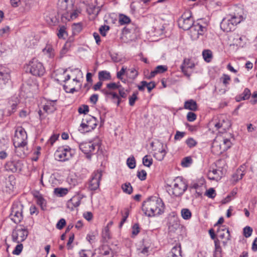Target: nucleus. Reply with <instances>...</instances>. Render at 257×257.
Returning a JSON list of instances; mask_svg holds the SVG:
<instances>
[{"instance_id": "obj_60", "label": "nucleus", "mask_w": 257, "mask_h": 257, "mask_svg": "<svg viewBox=\"0 0 257 257\" xmlns=\"http://www.w3.org/2000/svg\"><path fill=\"white\" fill-rule=\"evenodd\" d=\"M126 70V68L123 66L120 69V70L117 72V78L120 80L121 81H122L123 78L122 77V76L125 74Z\"/></svg>"}, {"instance_id": "obj_36", "label": "nucleus", "mask_w": 257, "mask_h": 257, "mask_svg": "<svg viewBox=\"0 0 257 257\" xmlns=\"http://www.w3.org/2000/svg\"><path fill=\"white\" fill-rule=\"evenodd\" d=\"M121 188L124 192L128 194H131L133 192V187L130 183L122 184Z\"/></svg>"}, {"instance_id": "obj_14", "label": "nucleus", "mask_w": 257, "mask_h": 257, "mask_svg": "<svg viewBox=\"0 0 257 257\" xmlns=\"http://www.w3.org/2000/svg\"><path fill=\"white\" fill-rule=\"evenodd\" d=\"M102 173L100 171L94 172L89 181L88 188L90 190H96L99 186Z\"/></svg>"}, {"instance_id": "obj_34", "label": "nucleus", "mask_w": 257, "mask_h": 257, "mask_svg": "<svg viewBox=\"0 0 257 257\" xmlns=\"http://www.w3.org/2000/svg\"><path fill=\"white\" fill-rule=\"evenodd\" d=\"M99 7H95L94 6H89L87 8V11L89 15L94 14L97 15L100 11Z\"/></svg>"}, {"instance_id": "obj_53", "label": "nucleus", "mask_w": 257, "mask_h": 257, "mask_svg": "<svg viewBox=\"0 0 257 257\" xmlns=\"http://www.w3.org/2000/svg\"><path fill=\"white\" fill-rule=\"evenodd\" d=\"M252 232V229L249 226H246L243 229V234L245 237H249Z\"/></svg>"}, {"instance_id": "obj_25", "label": "nucleus", "mask_w": 257, "mask_h": 257, "mask_svg": "<svg viewBox=\"0 0 257 257\" xmlns=\"http://www.w3.org/2000/svg\"><path fill=\"white\" fill-rule=\"evenodd\" d=\"M105 94L106 95L110 96V98L113 100V102L116 103L117 106H119L121 101V99L116 92L108 90L105 92Z\"/></svg>"}, {"instance_id": "obj_49", "label": "nucleus", "mask_w": 257, "mask_h": 257, "mask_svg": "<svg viewBox=\"0 0 257 257\" xmlns=\"http://www.w3.org/2000/svg\"><path fill=\"white\" fill-rule=\"evenodd\" d=\"M78 111L80 114H86L89 112V107L87 105H82L78 109Z\"/></svg>"}, {"instance_id": "obj_21", "label": "nucleus", "mask_w": 257, "mask_h": 257, "mask_svg": "<svg viewBox=\"0 0 257 257\" xmlns=\"http://www.w3.org/2000/svg\"><path fill=\"white\" fill-rule=\"evenodd\" d=\"M5 168L7 171L12 172H16L18 170H21L20 163L18 162L9 161L6 164Z\"/></svg>"}, {"instance_id": "obj_13", "label": "nucleus", "mask_w": 257, "mask_h": 257, "mask_svg": "<svg viewBox=\"0 0 257 257\" xmlns=\"http://www.w3.org/2000/svg\"><path fill=\"white\" fill-rule=\"evenodd\" d=\"M190 29L191 37L193 39H198L199 35H203L207 31L206 27L203 26L200 23H193Z\"/></svg>"}, {"instance_id": "obj_40", "label": "nucleus", "mask_w": 257, "mask_h": 257, "mask_svg": "<svg viewBox=\"0 0 257 257\" xmlns=\"http://www.w3.org/2000/svg\"><path fill=\"white\" fill-rule=\"evenodd\" d=\"M37 203L41 207L42 209L44 210L46 207V201L43 197L41 196H37Z\"/></svg>"}, {"instance_id": "obj_11", "label": "nucleus", "mask_w": 257, "mask_h": 257, "mask_svg": "<svg viewBox=\"0 0 257 257\" xmlns=\"http://www.w3.org/2000/svg\"><path fill=\"white\" fill-rule=\"evenodd\" d=\"M73 6V0H59L58 1V9L60 12L62 13L63 18L65 15L68 14L69 12L72 11Z\"/></svg>"}, {"instance_id": "obj_44", "label": "nucleus", "mask_w": 257, "mask_h": 257, "mask_svg": "<svg viewBox=\"0 0 257 257\" xmlns=\"http://www.w3.org/2000/svg\"><path fill=\"white\" fill-rule=\"evenodd\" d=\"M192 162V160L190 157H185L182 161L181 165L183 167H188Z\"/></svg>"}, {"instance_id": "obj_55", "label": "nucleus", "mask_w": 257, "mask_h": 257, "mask_svg": "<svg viewBox=\"0 0 257 257\" xmlns=\"http://www.w3.org/2000/svg\"><path fill=\"white\" fill-rule=\"evenodd\" d=\"M65 27L64 26H62L60 28L58 33H57V36L60 39L65 38L64 36L66 34V32L65 31Z\"/></svg>"}, {"instance_id": "obj_32", "label": "nucleus", "mask_w": 257, "mask_h": 257, "mask_svg": "<svg viewBox=\"0 0 257 257\" xmlns=\"http://www.w3.org/2000/svg\"><path fill=\"white\" fill-rule=\"evenodd\" d=\"M202 55L204 60L207 62L211 61L212 54V52L209 50H204L202 52Z\"/></svg>"}, {"instance_id": "obj_51", "label": "nucleus", "mask_w": 257, "mask_h": 257, "mask_svg": "<svg viewBox=\"0 0 257 257\" xmlns=\"http://www.w3.org/2000/svg\"><path fill=\"white\" fill-rule=\"evenodd\" d=\"M23 248V245L22 243H19L16 246L14 250L13 251V254L15 255H19Z\"/></svg>"}, {"instance_id": "obj_57", "label": "nucleus", "mask_w": 257, "mask_h": 257, "mask_svg": "<svg viewBox=\"0 0 257 257\" xmlns=\"http://www.w3.org/2000/svg\"><path fill=\"white\" fill-rule=\"evenodd\" d=\"M9 103L11 104V109L9 110V113L10 115H11L12 113H14L16 111L17 106V102H13V101L12 100H10Z\"/></svg>"}, {"instance_id": "obj_64", "label": "nucleus", "mask_w": 257, "mask_h": 257, "mask_svg": "<svg viewBox=\"0 0 257 257\" xmlns=\"http://www.w3.org/2000/svg\"><path fill=\"white\" fill-rule=\"evenodd\" d=\"M129 71H130V74L129 76L130 78L135 79L137 77L138 73L135 68L129 69Z\"/></svg>"}, {"instance_id": "obj_10", "label": "nucleus", "mask_w": 257, "mask_h": 257, "mask_svg": "<svg viewBox=\"0 0 257 257\" xmlns=\"http://www.w3.org/2000/svg\"><path fill=\"white\" fill-rule=\"evenodd\" d=\"M71 149L69 147H60L55 153V157L59 161H65L71 157Z\"/></svg>"}, {"instance_id": "obj_61", "label": "nucleus", "mask_w": 257, "mask_h": 257, "mask_svg": "<svg viewBox=\"0 0 257 257\" xmlns=\"http://www.w3.org/2000/svg\"><path fill=\"white\" fill-rule=\"evenodd\" d=\"M102 236L105 241H107L110 238V234L108 228H105L102 232Z\"/></svg>"}, {"instance_id": "obj_4", "label": "nucleus", "mask_w": 257, "mask_h": 257, "mask_svg": "<svg viewBox=\"0 0 257 257\" xmlns=\"http://www.w3.org/2000/svg\"><path fill=\"white\" fill-rule=\"evenodd\" d=\"M210 124L214 125L220 133L226 132L231 125L230 121L223 114L220 115L217 119L212 120Z\"/></svg>"}, {"instance_id": "obj_6", "label": "nucleus", "mask_w": 257, "mask_h": 257, "mask_svg": "<svg viewBox=\"0 0 257 257\" xmlns=\"http://www.w3.org/2000/svg\"><path fill=\"white\" fill-rule=\"evenodd\" d=\"M241 21V17L232 16L230 18H224L220 23V28L224 32H230L234 30L235 26Z\"/></svg>"}, {"instance_id": "obj_33", "label": "nucleus", "mask_w": 257, "mask_h": 257, "mask_svg": "<svg viewBox=\"0 0 257 257\" xmlns=\"http://www.w3.org/2000/svg\"><path fill=\"white\" fill-rule=\"evenodd\" d=\"M68 193V190L66 188H56L54 189V193L56 195L62 197L66 195Z\"/></svg>"}, {"instance_id": "obj_52", "label": "nucleus", "mask_w": 257, "mask_h": 257, "mask_svg": "<svg viewBox=\"0 0 257 257\" xmlns=\"http://www.w3.org/2000/svg\"><path fill=\"white\" fill-rule=\"evenodd\" d=\"M137 94V92H134L133 95L129 97V104L131 106H134L135 101L138 99Z\"/></svg>"}, {"instance_id": "obj_50", "label": "nucleus", "mask_w": 257, "mask_h": 257, "mask_svg": "<svg viewBox=\"0 0 257 257\" xmlns=\"http://www.w3.org/2000/svg\"><path fill=\"white\" fill-rule=\"evenodd\" d=\"M220 79L221 80L223 84L226 86L230 81V77L228 75L223 74Z\"/></svg>"}, {"instance_id": "obj_8", "label": "nucleus", "mask_w": 257, "mask_h": 257, "mask_svg": "<svg viewBox=\"0 0 257 257\" xmlns=\"http://www.w3.org/2000/svg\"><path fill=\"white\" fill-rule=\"evenodd\" d=\"M30 73L37 76H42L45 72V68L42 63L36 59H33L29 64Z\"/></svg>"}, {"instance_id": "obj_15", "label": "nucleus", "mask_w": 257, "mask_h": 257, "mask_svg": "<svg viewBox=\"0 0 257 257\" xmlns=\"http://www.w3.org/2000/svg\"><path fill=\"white\" fill-rule=\"evenodd\" d=\"M222 142V144H218L217 142H214L212 145L213 150H216L218 153H222L230 148L231 143L229 139H224Z\"/></svg>"}, {"instance_id": "obj_24", "label": "nucleus", "mask_w": 257, "mask_h": 257, "mask_svg": "<svg viewBox=\"0 0 257 257\" xmlns=\"http://www.w3.org/2000/svg\"><path fill=\"white\" fill-rule=\"evenodd\" d=\"M184 108L191 111H196L198 109L197 104L193 99H190L185 102Z\"/></svg>"}, {"instance_id": "obj_18", "label": "nucleus", "mask_w": 257, "mask_h": 257, "mask_svg": "<svg viewBox=\"0 0 257 257\" xmlns=\"http://www.w3.org/2000/svg\"><path fill=\"white\" fill-rule=\"evenodd\" d=\"M194 67L195 64L193 63H191L190 59L185 58L184 59L183 62L181 65L180 68L183 74L189 78L191 73H188L187 69L188 68L193 69Z\"/></svg>"}, {"instance_id": "obj_9", "label": "nucleus", "mask_w": 257, "mask_h": 257, "mask_svg": "<svg viewBox=\"0 0 257 257\" xmlns=\"http://www.w3.org/2000/svg\"><path fill=\"white\" fill-rule=\"evenodd\" d=\"M28 235V231L25 228H16L12 233V240L18 243L24 241Z\"/></svg>"}, {"instance_id": "obj_54", "label": "nucleus", "mask_w": 257, "mask_h": 257, "mask_svg": "<svg viewBox=\"0 0 257 257\" xmlns=\"http://www.w3.org/2000/svg\"><path fill=\"white\" fill-rule=\"evenodd\" d=\"M137 177L142 181L145 180L147 177V172L144 170L138 171Z\"/></svg>"}, {"instance_id": "obj_27", "label": "nucleus", "mask_w": 257, "mask_h": 257, "mask_svg": "<svg viewBox=\"0 0 257 257\" xmlns=\"http://www.w3.org/2000/svg\"><path fill=\"white\" fill-rule=\"evenodd\" d=\"M245 167L244 166H241L238 169H237L236 172L232 175V177L234 180L237 181L241 179L245 173L244 172Z\"/></svg>"}, {"instance_id": "obj_31", "label": "nucleus", "mask_w": 257, "mask_h": 257, "mask_svg": "<svg viewBox=\"0 0 257 257\" xmlns=\"http://www.w3.org/2000/svg\"><path fill=\"white\" fill-rule=\"evenodd\" d=\"M251 95L250 90L246 88L244 89L243 93L241 94L240 99H236V101L239 102L242 100H246L248 99Z\"/></svg>"}, {"instance_id": "obj_46", "label": "nucleus", "mask_w": 257, "mask_h": 257, "mask_svg": "<svg viewBox=\"0 0 257 257\" xmlns=\"http://www.w3.org/2000/svg\"><path fill=\"white\" fill-rule=\"evenodd\" d=\"M186 144L190 148L196 146L197 142L192 138H189L186 140Z\"/></svg>"}, {"instance_id": "obj_1", "label": "nucleus", "mask_w": 257, "mask_h": 257, "mask_svg": "<svg viewBox=\"0 0 257 257\" xmlns=\"http://www.w3.org/2000/svg\"><path fill=\"white\" fill-rule=\"evenodd\" d=\"M165 205L162 200L156 196H151L143 202L142 210L149 217L159 215L164 212Z\"/></svg>"}, {"instance_id": "obj_16", "label": "nucleus", "mask_w": 257, "mask_h": 257, "mask_svg": "<svg viewBox=\"0 0 257 257\" xmlns=\"http://www.w3.org/2000/svg\"><path fill=\"white\" fill-rule=\"evenodd\" d=\"M178 23L179 28L185 31L189 30L193 24L191 16L185 17L184 15L179 19Z\"/></svg>"}, {"instance_id": "obj_45", "label": "nucleus", "mask_w": 257, "mask_h": 257, "mask_svg": "<svg viewBox=\"0 0 257 257\" xmlns=\"http://www.w3.org/2000/svg\"><path fill=\"white\" fill-rule=\"evenodd\" d=\"M122 86L120 84L119 82L118 83H116L114 82L109 83L107 84V88L109 89L115 90L118 89V90Z\"/></svg>"}, {"instance_id": "obj_35", "label": "nucleus", "mask_w": 257, "mask_h": 257, "mask_svg": "<svg viewBox=\"0 0 257 257\" xmlns=\"http://www.w3.org/2000/svg\"><path fill=\"white\" fill-rule=\"evenodd\" d=\"M191 211L187 208L182 209L181 210V215L183 219L188 220L191 217Z\"/></svg>"}, {"instance_id": "obj_43", "label": "nucleus", "mask_w": 257, "mask_h": 257, "mask_svg": "<svg viewBox=\"0 0 257 257\" xmlns=\"http://www.w3.org/2000/svg\"><path fill=\"white\" fill-rule=\"evenodd\" d=\"M118 95L120 96V98L121 99V98H126L127 97L128 91L127 89H125L121 86L118 89Z\"/></svg>"}, {"instance_id": "obj_19", "label": "nucleus", "mask_w": 257, "mask_h": 257, "mask_svg": "<svg viewBox=\"0 0 257 257\" xmlns=\"http://www.w3.org/2000/svg\"><path fill=\"white\" fill-rule=\"evenodd\" d=\"M95 251L98 254L103 257H112L113 251L112 250L106 245H103L99 247Z\"/></svg>"}, {"instance_id": "obj_22", "label": "nucleus", "mask_w": 257, "mask_h": 257, "mask_svg": "<svg viewBox=\"0 0 257 257\" xmlns=\"http://www.w3.org/2000/svg\"><path fill=\"white\" fill-rule=\"evenodd\" d=\"M166 257H182L181 244H176L168 252Z\"/></svg>"}, {"instance_id": "obj_47", "label": "nucleus", "mask_w": 257, "mask_h": 257, "mask_svg": "<svg viewBox=\"0 0 257 257\" xmlns=\"http://www.w3.org/2000/svg\"><path fill=\"white\" fill-rule=\"evenodd\" d=\"M205 195L210 198H214L216 196L215 190L213 188H210L206 190Z\"/></svg>"}, {"instance_id": "obj_29", "label": "nucleus", "mask_w": 257, "mask_h": 257, "mask_svg": "<svg viewBox=\"0 0 257 257\" xmlns=\"http://www.w3.org/2000/svg\"><path fill=\"white\" fill-rule=\"evenodd\" d=\"M98 78L100 81L109 80L111 78L110 74L106 71H101L98 73Z\"/></svg>"}, {"instance_id": "obj_30", "label": "nucleus", "mask_w": 257, "mask_h": 257, "mask_svg": "<svg viewBox=\"0 0 257 257\" xmlns=\"http://www.w3.org/2000/svg\"><path fill=\"white\" fill-rule=\"evenodd\" d=\"M79 13H80V12L78 11L74 10L73 9L72 11L69 12V14L65 15L63 18H65L68 21H70L76 18Z\"/></svg>"}, {"instance_id": "obj_26", "label": "nucleus", "mask_w": 257, "mask_h": 257, "mask_svg": "<svg viewBox=\"0 0 257 257\" xmlns=\"http://www.w3.org/2000/svg\"><path fill=\"white\" fill-rule=\"evenodd\" d=\"M168 69V67L165 65H159L157 66L155 69L151 72L150 75L149 77V79H151L158 73H163L166 71Z\"/></svg>"}, {"instance_id": "obj_59", "label": "nucleus", "mask_w": 257, "mask_h": 257, "mask_svg": "<svg viewBox=\"0 0 257 257\" xmlns=\"http://www.w3.org/2000/svg\"><path fill=\"white\" fill-rule=\"evenodd\" d=\"M66 225V221L64 218L60 219L56 224V228L58 229H62Z\"/></svg>"}, {"instance_id": "obj_58", "label": "nucleus", "mask_w": 257, "mask_h": 257, "mask_svg": "<svg viewBox=\"0 0 257 257\" xmlns=\"http://www.w3.org/2000/svg\"><path fill=\"white\" fill-rule=\"evenodd\" d=\"M196 114L193 112H189L187 114V119L189 121H193L196 119Z\"/></svg>"}, {"instance_id": "obj_5", "label": "nucleus", "mask_w": 257, "mask_h": 257, "mask_svg": "<svg viewBox=\"0 0 257 257\" xmlns=\"http://www.w3.org/2000/svg\"><path fill=\"white\" fill-rule=\"evenodd\" d=\"M23 204L19 202H15L12 205L10 217L16 224L19 223L23 219Z\"/></svg>"}, {"instance_id": "obj_28", "label": "nucleus", "mask_w": 257, "mask_h": 257, "mask_svg": "<svg viewBox=\"0 0 257 257\" xmlns=\"http://www.w3.org/2000/svg\"><path fill=\"white\" fill-rule=\"evenodd\" d=\"M44 54L48 55L50 58H52L55 55L54 49L50 44H47L46 47L43 49Z\"/></svg>"}, {"instance_id": "obj_3", "label": "nucleus", "mask_w": 257, "mask_h": 257, "mask_svg": "<svg viewBox=\"0 0 257 257\" xmlns=\"http://www.w3.org/2000/svg\"><path fill=\"white\" fill-rule=\"evenodd\" d=\"M27 134L22 126H18L15 130L13 144L15 148H24L27 145Z\"/></svg>"}, {"instance_id": "obj_37", "label": "nucleus", "mask_w": 257, "mask_h": 257, "mask_svg": "<svg viewBox=\"0 0 257 257\" xmlns=\"http://www.w3.org/2000/svg\"><path fill=\"white\" fill-rule=\"evenodd\" d=\"M166 155V151L164 149L162 150L161 151H158L155 153L154 157L159 161H162Z\"/></svg>"}, {"instance_id": "obj_62", "label": "nucleus", "mask_w": 257, "mask_h": 257, "mask_svg": "<svg viewBox=\"0 0 257 257\" xmlns=\"http://www.w3.org/2000/svg\"><path fill=\"white\" fill-rule=\"evenodd\" d=\"M185 132H181L177 131L175 135L174 139L175 140H180L185 136Z\"/></svg>"}, {"instance_id": "obj_56", "label": "nucleus", "mask_w": 257, "mask_h": 257, "mask_svg": "<svg viewBox=\"0 0 257 257\" xmlns=\"http://www.w3.org/2000/svg\"><path fill=\"white\" fill-rule=\"evenodd\" d=\"M109 29V27L108 26L106 25H103L101 26L99 29V31L100 33V34L102 36H106V33L107 32Z\"/></svg>"}, {"instance_id": "obj_12", "label": "nucleus", "mask_w": 257, "mask_h": 257, "mask_svg": "<svg viewBox=\"0 0 257 257\" xmlns=\"http://www.w3.org/2000/svg\"><path fill=\"white\" fill-rule=\"evenodd\" d=\"M99 149L98 145H96L92 142L82 143L79 145L80 150L86 155L88 159H90L91 155L94 151L95 148Z\"/></svg>"}, {"instance_id": "obj_2", "label": "nucleus", "mask_w": 257, "mask_h": 257, "mask_svg": "<svg viewBox=\"0 0 257 257\" xmlns=\"http://www.w3.org/2000/svg\"><path fill=\"white\" fill-rule=\"evenodd\" d=\"M170 187L168 189L169 194L175 197H179L187 190L188 185L184 180L179 177L174 179L172 185H170Z\"/></svg>"}, {"instance_id": "obj_41", "label": "nucleus", "mask_w": 257, "mask_h": 257, "mask_svg": "<svg viewBox=\"0 0 257 257\" xmlns=\"http://www.w3.org/2000/svg\"><path fill=\"white\" fill-rule=\"evenodd\" d=\"M215 243V255L217 256L218 255H220L221 253L222 249L220 245V242L218 239H216L214 240Z\"/></svg>"}, {"instance_id": "obj_42", "label": "nucleus", "mask_w": 257, "mask_h": 257, "mask_svg": "<svg viewBox=\"0 0 257 257\" xmlns=\"http://www.w3.org/2000/svg\"><path fill=\"white\" fill-rule=\"evenodd\" d=\"M126 163L130 169H134L136 167V161L133 156L129 157L127 159Z\"/></svg>"}, {"instance_id": "obj_63", "label": "nucleus", "mask_w": 257, "mask_h": 257, "mask_svg": "<svg viewBox=\"0 0 257 257\" xmlns=\"http://www.w3.org/2000/svg\"><path fill=\"white\" fill-rule=\"evenodd\" d=\"M58 135L54 134L52 135L48 140L47 143L50 144L51 146H52L55 141L58 139Z\"/></svg>"}, {"instance_id": "obj_7", "label": "nucleus", "mask_w": 257, "mask_h": 257, "mask_svg": "<svg viewBox=\"0 0 257 257\" xmlns=\"http://www.w3.org/2000/svg\"><path fill=\"white\" fill-rule=\"evenodd\" d=\"M97 125V120L95 117L88 115L83 118L80 124L81 128L80 131L83 132H89L95 128Z\"/></svg>"}, {"instance_id": "obj_39", "label": "nucleus", "mask_w": 257, "mask_h": 257, "mask_svg": "<svg viewBox=\"0 0 257 257\" xmlns=\"http://www.w3.org/2000/svg\"><path fill=\"white\" fill-rule=\"evenodd\" d=\"M153 163V159L150 156L146 155L143 158V164L144 166L150 167Z\"/></svg>"}, {"instance_id": "obj_20", "label": "nucleus", "mask_w": 257, "mask_h": 257, "mask_svg": "<svg viewBox=\"0 0 257 257\" xmlns=\"http://www.w3.org/2000/svg\"><path fill=\"white\" fill-rule=\"evenodd\" d=\"M216 233L217 236L220 239H225L226 240L230 239L229 231L224 225L219 226Z\"/></svg>"}, {"instance_id": "obj_23", "label": "nucleus", "mask_w": 257, "mask_h": 257, "mask_svg": "<svg viewBox=\"0 0 257 257\" xmlns=\"http://www.w3.org/2000/svg\"><path fill=\"white\" fill-rule=\"evenodd\" d=\"M81 199L82 197L78 195L73 196L68 202L67 205L68 207L73 209V207L79 206L80 204Z\"/></svg>"}, {"instance_id": "obj_38", "label": "nucleus", "mask_w": 257, "mask_h": 257, "mask_svg": "<svg viewBox=\"0 0 257 257\" xmlns=\"http://www.w3.org/2000/svg\"><path fill=\"white\" fill-rule=\"evenodd\" d=\"M131 22L130 18L124 15H120L119 18V23L120 25L128 24Z\"/></svg>"}, {"instance_id": "obj_48", "label": "nucleus", "mask_w": 257, "mask_h": 257, "mask_svg": "<svg viewBox=\"0 0 257 257\" xmlns=\"http://www.w3.org/2000/svg\"><path fill=\"white\" fill-rule=\"evenodd\" d=\"M139 232V225L138 223H135L132 227V237H135Z\"/></svg>"}, {"instance_id": "obj_17", "label": "nucleus", "mask_w": 257, "mask_h": 257, "mask_svg": "<svg viewBox=\"0 0 257 257\" xmlns=\"http://www.w3.org/2000/svg\"><path fill=\"white\" fill-rule=\"evenodd\" d=\"M225 171V170L220 168L210 170L208 173V178L209 179L212 180L217 181L220 180L224 175Z\"/></svg>"}]
</instances>
